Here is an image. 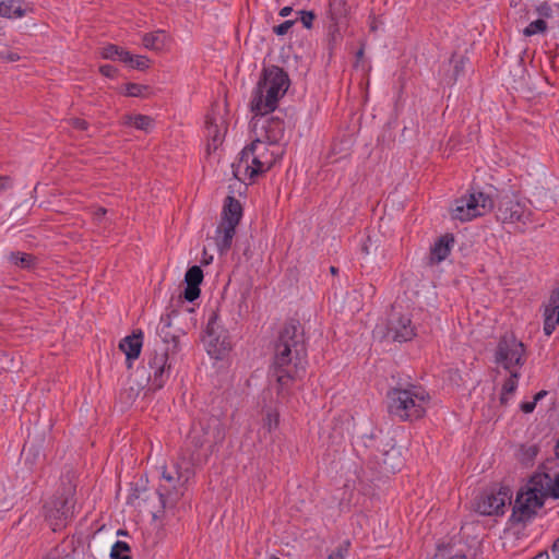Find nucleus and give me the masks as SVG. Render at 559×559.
Returning a JSON list of instances; mask_svg holds the SVG:
<instances>
[{"label": "nucleus", "instance_id": "1", "mask_svg": "<svg viewBox=\"0 0 559 559\" xmlns=\"http://www.w3.org/2000/svg\"><path fill=\"white\" fill-rule=\"evenodd\" d=\"M306 365L307 346L304 328L299 321L290 320L280 331L270 369L271 377L275 379L278 401L289 397L290 389L305 372Z\"/></svg>", "mask_w": 559, "mask_h": 559}, {"label": "nucleus", "instance_id": "2", "mask_svg": "<svg viewBox=\"0 0 559 559\" xmlns=\"http://www.w3.org/2000/svg\"><path fill=\"white\" fill-rule=\"evenodd\" d=\"M288 74L277 66L264 68L251 100V111L264 116L277 107L289 87Z\"/></svg>", "mask_w": 559, "mask_h": 559}, {"label": "nucleus", "instance_id": "3", "mask_svg": "<svg viewBox=\"0 0 559 559\" xmlns=\"http://www.w3.org/2000/svg\"><path fill=\"white\" fill-rule=\"evenodd\" d=\"M269 143L262 139H257L247 145L240 153L239 160L233 164L234 176L240 178V174L250 180H254L258 176L266 173L276 163L278 154L270 150Z\"/></svg>", "mask_w": 559, "mask_h": 559}, {"label": "nucleus", "instance_id": "4", "mask_svg": "<svg viewBox=\"0 0 559 559\" xmlns=\"http://www.w3.org/2000/svg\"><path fill=\"white\" fill-rule=\"evenodd\" d=\"M390 415L401 420H416L425 415L426 395L415 385L393 388L388 394Z\"/></svg>", "mask_w": 559, "mask_h": 559}, {"label": "nucleus", "instance_id": "5", "mask_svg": "<svg viewBox=\"0 0 559 559\" xmlns=\"http://www.w3.org/2000/svg\"><path fill=\"white\" fill-rule=\"evenodd\" d=\"M225 436V426L218 417L203 416L192 424L188 442L194 451H203L206 460L224 442Z\"/></svg>", "mask_w": 559, "mask_h": 559}, {"label": "nucleus", "instance_id": "6", "mask_svg": "<svg viewBox=\"0 0 559 559\" xmlns=\"http://www.w3.org/2000/svg\"><path fill=\"white\" fill-rule=\"evenodd\" d=\"M74 487L69 485L57 493L44 506L45 519L53 532L64 528L73 516Z\"/></svg>", "mask_w": 559, "mask_h": 559}, {"label": "nucleus", "instance_id": "7", "mask_svg": "<svg viewBox=\"0 0 559 559\" xmlns=\"http://www.w3.org/2000/svg\"><path fill=\"white\" fill-rule=\"evenodd\" d=\"M192 475L193 471L173 472L163 466L162 479L165 484H160L157 489L162 510L175 507L183 496L186 484Z\"/></svg>", "mask_w": 559, "mask_h": 559}, {"label": "nucleus", "instance_id": "8", "mask_svg": "<svg viewBox=\"0 0 559 559\" xmlns=\"http://www.w3.org/2000/svg\"><path fill=\"white\" fill-rule=\"evenodd\" d=\"M203 343L206 346L207 353L216 359L222 358L231 348L228 331L218 323L216 311H212L209 318Z\"/></svg>", "mask_w": 559, "mask_h": 559}, {"label": "nucleus", "instance_id": "9", "mask_svg": "<svg viewBox=\"0 0 559 559\" xmlns=\"http://www.w3.org/2000/svg\"><path fill=\"white\" fill-rule=\"evenodd\" d=\"M524 344L516 340L514 335H503L500 337L496 352L495 361L501 365L506 370H515L514 367H522L524 359Z\"/></svg>", "mask_w": 559, "mask_h": 559}, {"label": "nucleus", "instance_id": "10", "mask_svg": "<svg viewBox=\"0 0 559 559\" xmlns=\"http://www.w3.org/2000/svg\"><path fill=\"white\" fill-rule=\"evenodd\" d=\"M512 498L511 489L501 486L499 489L490 488L484 490L476 501V510L483 515L503 514L507 502Z\"/></svg>", "mask_w": 559, "mask_h": 559}, {"label": "nucleus", "instance_id": "11", "mask_svg": "<svg viewBox=\"0 0 559 559\" xmlns=\"http://www.w3.org/2000/svg\"><path fill=\"white\" fill-rule=\"evenodd\" d=\"M169 346H159L148 357L147 365L151 369L148 380L155 389L164 386L170 376L171 362L169 361L171 352Z\"/></svg>", "mask_w": 559, "mask_h": 559}, {"label": "nucleus", "instance_id": "12", "mask_svg": "<svg viewBox=\"0 0 559 559\" xmlns=\"http://www.w3.org/2000/svg\"><path fill=\"white\" fill-rule=\"evenodd\" d=\"M543 506L542 498L530 489L526 492H520L516 496L510 521L513 524L526 523L536 515L537 510Z\"/></svg>", "mask_w": 559, "mask_h": 559}, {"label": "nucleus", "instance_id": "13", "mask_svg": "<svg viewBox=\"0 0 559 559\" xmlns=\"http://www.w3.org/2000/svg\"><path fill=\"white\" fill-rule=\"evenodd\" d=\"M528 488L545 502L546 498L559 499V472L552 477L548 473H535L530 479Z\"/></svg>", "mask_w": 559, "mask_h": 559}, {"label": "nucleus", "instance_id": "14", "mask_svg": "<svg viewBox=\"0 0 559 559\" xmlns=\"http://www.w3.org/2000/svg\"><path fill=\"white\" fill-rule=\"evenodd\" d=\"M531 211L520 201L503 197L498 204V217L503 223H523L526 224L531 217Z\"/></svg>", "mask_w": 559, "mask_h": 559}, {"label": "nucleus", "instance_id": "15", "mask_svg": "<svg viewBox=\"0 0 559 559\" xmlns=\"http://www.w3.org/2000/svg\"><path fill=\"white\" fill-rule=\"evenodd\" d=\"M415 335V329L408 317L400 316L390 320L386 336L392 341L400 343L407 342Z\"/></svg>", "mask_w": 559, "mask_h": 559}, {"label": "nucleus", "instance_id": "16", "mask_svg": "<svg viewBox=\"0 0 559 559\" xmlns=\"http://www.w3.org/2000/svg\"><path fill=\"white\" fill-rule=\"evenodd\" d=\"M203 271L201 266L193 265L188 269L185 275L186 288L183 290V298L187 301H194L200 297L201 289L200 285L203 282Z\"/></svg>", "mask_w": 559, "mask_h": 559}, {"label": "nucleus", "instance_id": "17", "mask_svg": "<svg viewBox=\"0 0 559 559\" xmlns=\"http://www.w3.org/2000/svg\"><path fill=\"white\" fill-rule=\"evenodd\" d=\"M206 131H207V151L209 153L213 150H217V147L223 143L226 127L225 121L221 119V126L217 122V117L214 115L206 116Z\"/></svg>", "mask_w": 559, "mask_h": 559}, {"label": "nucleus", "instance_id": "18", "mask_svg": "<svg viewBox=\"0 0 559 559\" xmlns=\"http://www.w3.org/2000/svg\"><path fill=\"white\" fill-rule=\"evenodd\" d=\"M143 333L141 330L126 336L119 343V348L126 354L128 367L132 365V360L139 358L142 348Z\"/></svg>", "mask_w": 559, "mask_h": 559}, {"label": "nucleus", "instance_id": "19", "mask_svg": "<svg viewBox=\"0 0 559 559\" xmlns=\"http://www.w3.org/2000/svg\"><path fill=\"white\" fill-rule=\"evenodd\" d=\"M242 216V206L240 202L234 197H227L219 224L236 226L239 224Z\"/></svg>", "mask_w": 559, "mask_h": 559}, {"label": "nucleus", "instance_id": "20", "mask_svg": "<svg viewBox=\"0 0 559 559\" xmlns=\"http://www.w3.org/2000/svg\"><path fill=\"white\" fill-rule=\"evenodd\" d=\"M264 141L269 144H278L285 134V123L281 118L271 117L263 126Z\"/></svg>", "mask_w": 559, "mask_h": 559}, {"label": "nucleus", "instance_id": "21", "mask_svg": "<svg viewBox=\"0 0 559 559\" xmlns=\"http://www.w3.org/2000/svg\"><path fill=\"white\" fill-rule=\"evenodd\" d=\"M468 202L466 203L467 209L479 212V216L491 211L495 206L492 197L481 191L469 193Z\"/></svg>", "mask_w": 559, "mask_h": 559}, {"label": "nucleus", "instance_id": "22", "mask_svg": "<svg viewBox=\"0 0 559 559\" xmlns=\"http://www.w3.org/2000/svg\"><path fill=\"white\" fill-rule=\"evenodd\" d=\"M236 226L219 224L216 229L215 242L221 254H225L231 247Z\"/></svg>", "mask_w": 559, "mask_h": 559}, {"label": "nucleus", "instance_id": "23", "mask_svg": "<svg viewBox=\"0 0 559 559\" xmlns=\"http://www.w3.org/2000/svg\"><path fill=\"white\" fill-rule=\"evenodd\" d=\"M27 11L31 9L23 0H0V16L2 17H22Z\"/></svg>", "mask_w": 559, "mask_h": 559}, {"label": "nucleus", "instance_id": "24", "mask_svg": "<svg viewBox=\"0 0 559 559\" xmlns=\"http://www.w3.org/2000/svg\"><path fill=\"white\" fill-rule=\"evenodd\" d=\"M454 242L453 235L447 234L438 239L430 252V259L435 263L443 261L451 251V245Z\"/></svg>", "mask_w": 559, "mask_h": 559}, {"label": "nucleus", "instance_id": "25", "mask_svg": "<svg viewBox=\"0 0 559 559\" xmlns=\"http://www.w3.org/2000/svg\"><path fill=\"white\" fill-rule=\"evenodd\" d=\"M349 8L345 0H330L329 1V19L331 24H341L345 21Z\"/></svg>", "mask_w": 559, "mask_h": 559}, {"label": "nucleus", "instance_id": "26", "mask_svg": "<svg viewBox=\"0 0 559 559\" xmlns=\"http://www.w3.org/2000/svg\"><path fill=\"white\" fill-rule=\"evenodd\" d=\"M170 322L163 324V326L158 330V336L162 340L160 346H169L171 355H176L180 352V335L174 334L169 331Z\"/></svg>", "mask_w": 559, "mask_h": 559}, {"label": "nucleus", "instance_id": "27", "mask_svg": "<svg viewBox=\"0 0 559 559\" xmlns=\"http://www.w3.org/2000/svg\"><path fill=\"white\" fill-rule=\"evenodd\" d=\"M466 203H469L468 197H463L455 201L454 207L452 209V218L466 222L479 216V212L468 210Z\"/></svg>", "mask_w": 559, "mask_h": 559}, {"label": "nucleus", "instance_id": "28", "mask_svg": "<svg viewBox=\"0 0 559 559\" xmlns=\"http://www.w3.org/2000/svg\"><path fill=\"white\" fill-rule=\"evenodd\" d=\"M100 57L109 60H120L122 62L132 61L131 53L117 45H107L100 49Z\"/></svg>", "mask_w": 559, "mask_h": 559}, {"label": "nucleus", "instance_id": "29", "mask_svg": "<svg viewBox=\"0 0 559 559\" xmlns=\"http://www.w3.org/2000/svg\"><path fill=\"white\" fill-rule=\"evenodd\" d=\"M544 317V332L549 336L559 323V308L547 305L545 307Z\"/></svg>", "mask_w": 559, "mask_h": 559}, {"label": "nucleus", "instance_id": "30", "mask_svg": "<svg viewBox=\"0 0 559 559\" xmlns=\"http://www.w3.org/2000/svg\"><path fill=\"white\" fill-rule=\"evenodd\" d=\"M403 465V461L399 451L392 449L383 454L382 466L384 471L395 473L400 471Z\"/></svg>", "mask_w": 559, "mask_h": 559}, {"label": "nucleus", "instance_id": "31", "mask_svg": "<svg viewBox=\"0 0 559 559\" xmlns=\"http://www.w3.org/2000/svg\"><path fill=\"white\" fill-rule=\"evenodd\" d=\"M9 261L21 269L31 270L36 264V257L29 253L11 252Z\"/></svg>", "mask_w": 559, "mask_h": 559}, {"label": "nucleus", "instance_id": "32", "mask_svg": "<svg viewBox=\"0 0 559 559\" xmlns=\"http://www.w3.org/2000/svg\"><path fill=\"white\" fill-rule=\"evenodd\" d=\"M142 41L145 48L159 50L165 45V33L163 31L147 33L143 36Z\"/></svg>", "mask_w": 559, "mask_h": 559}, {"label": "nucleus", "instance_id": "33", "mask_svg": "<svg viewBox=\"0 0 559 559\" xmlns=\"http://www.w3.org/2000/svg\"><path fill=\"white\" fill-rule=\"evenodd\" d=\"M510 376L504 381L501 390V396H500V403L506 405L508 402L507 395L512 394L516 388H518V380L520 377V373L518 370H511L509 371Z\"/></svg>", "mask_w": 559, "mask_h": 559}, {"label": "nucleus", "instance_id": "34", "mask_svg": "<svg viewBox=\"0 0 559 559\" xmlns=\"http://www.w3.org/2000/svg\"><path fill=\"white\" fill-rule=\"evenodd\" d=\"M151 94V87L148 85L138 83H127L124 95L129 97H141L145 98Z\"/></svg>", "mask_w": 559, "mask_h": 559}, {"label": "nucleus", "instance_id": "35", "mask_svg": "<svg viewBox=\"0 0 559 559\" xmlns=\"http://www.w3.org/2000/svg\"><path fill=\"white\" fill-rule=\"evenodd\" d=\"M126 123L132 124L139 130L146 131L152 126V118L145 115L127 116Z\"/></svg>", "mask_w": 559, "mask_h": 559}, {"label": "nucleus", "instance_id": "36", "mask_svg": "<svg viewBox=\"0 0 559 559\" xmlns=\"http://www.w3.org/2000/svg\"><path fill=\"white\" fill-rule=\"evenodd\" d=\"M130 546L126 542L118 540L114 544L110 552L111 559H131Z\"/></svg>", "mask_w": 559, "mask_h": 559}, {"label": "nucleus", "instance_id": "37", "mask_svg": "<svg viewBox=\"0 0 559 559\" xmlns=\"http://www.w3.org/2000/svg\"><path fill=\"white\" fill-rule=\"evenodd\" d=\"M547 29L546 21L538 19L536 21L531 22L523 31V34L527 37L536 35L538 33H544Z\"/></svg>", "mask_w": 559, "mask_h": 559}, {"label": "nucleus", "instance_id": "38", "mask_svg": "<svg viewBox=\"0 0 559 559\" xmlns=\"http://www.w3.org/2000/svg\"><path fill=\"white\" fill-rule=\"evenodd\" d=\"M450 63H453V76L449 83H454L464 71L465 58L463 56L457 58L456 53H453Z\"/></svg>", "mask_w": 559, "mask_h": 559}, {"label": "nucleus", "instance_id": "39", "mask_svg": "<svg viewBox=\"0 0 559 559\" xmlns=\"http://www.w3.org/2000/svg\"><path fill=\"white\" fill-rule=\"evenodd\" d=\"M280 424V415L276 411H267L263 418V428L271 432L277 428Z\"/></svg>", "mask_w": 559, "mask_h": 559}, {"label": "nucleus", "instance_id": "40", "mask_svg": "<svg viewBox=\"0 0 559 559\" xmlns=\"http://www.w3.org/2000/svg\"><path fill=\"white\" fill-rule=\"evenodd\" d=\"M131 59L132 61H128L127 63L130 64V67L133 69L143 71L150 66V59L147 57L131 55Z\"/></svg>", "mask_w": 559, "mask_h": 559}, {"label": "nucleus", "instance_id": "41", "mask_svg": "<svg viewBox=\"0 0 559 559\" xmlns=\"http://www.w3.org/2000/svg\"><path fill=\"white\" fill-rule=\"evenodd\" d=\"M299 14H300V22L302 23V25L307 28V29H310L312 28L313 26V21L316 19V14L313 11H299Z\"/></svg>", "mask_w": 559, "mask_h": 559}, {"label": "nucleus", "instance_id": "42", "mask_svg": "<svg viewBox=\"0 0 559 559\" xmlns=\"http://www.w3.org/2000/svg\"><path fill=\"white\" fill-rule=\"evenodd\" d=\"M295 23H296L295 20H287V21L283 22L282 24L274 26L273 32L278 36L286 35Z\"/></svg>", "mask_w": 559, "mask_h": 559}, {"label": "nucleus", "instance_id": "43", "mask_svg": "<svg viewBox=\"0 0 559 559\" xmlns=\"http://www.w3.org/2000/svg\"><path fill=\"white\" fill-rule=\"evenodd\" d=\"M69 124L74 129L85 131L88 129V122L81 118H71L68 120Z\"/></svg>", "mask_w": 559, "mask_h": 559}, {"label": "nucleus", "instance_id": "44", "mask_svg": "<svg viewBox=\"0 0 559 559\" xmlns=\"http://www.w3.org/2000/svg\"><path fill=\"white\" fill-rule=\"evenodd\" d=\"M170 471L173 472H185V471H192L190 463L186 461L185 459L176 461Z\"/></svg>", "mask_w": 559, "mask_h": 559}, {"label": "nucleus", "instance_id": "45", "mask_svg": "<svg viewBox=\"0 0 559 559\" xmlns=\"http://www.w3.org/2000/svg\"><path fill=\"white\" fill-rule=\"evenodd\" d=\"M329 35H330V43L336 44L337 40L341 38L340 25L331 24L329 27Z\"/></svg>", "mask_w": 559, "mask_h": 559}, {"label": "nucleus", "instance_id": "46", "mask_svg": "<svg viewBox=\"0 0 559 559\" xmlns=\"http://www.w3.org/2000/svg\"><path fill=\"white\" fill-rule=\"evenodd\" d=\"M99 72L106 76V78H115L118 73V70L110 66V64H104L99 67Z\"/></svg>", "mask_w": 559, "mask_h": 559}, {"label": "nucleus", "instance_id": "47", "mask_svg": "<svg viewBox=\"0 0 559 559\" xmlns=\"http://www.w3.org/2000/svg\"><path fill=\"white\" fill-rule=\"evenodd\" d=\"M548 305L559 308V290L558 289H554L551 292Z\"/></svg>", "mask_w": 559, "mask_h": 559}, {"label": "nucleus", "instance_id": "48", "mask_svg": "<svg viewBox=\"0 0 559 559\" xmlns=\"http://www.w3.org/2000/svg\"><path fill=\"white\" fill-rule=\"evenodd\" d=\"M536 406V403L534 401L532 402H524L521 404V411L524 413H532Z\"/></svg>", "mask_w": 559, "mask_h": 559}, {"label": "nucleus", "instance_id": "49", "mask_svg": "<svg viewBox=\"0 0 559 559\" xmlns=\"http://www.w3.org/2000/svg\"><path fill=\"white\" fill-rule=\"evenodd\" d=\"M11 179L8 176H0V191L5 190L10 187Z\"/></svg>", "mask_w": 559, "mask_h": 559}, {"label": "nucleus", "instance_id": "50", "mask_svg": "<svg viewBox=\"0 0 559 559\" xmlns=\"http://www.w3.org/2000/svg\"><path fill=\"white\" fill-rule=\"evenodd\" d=\"M533 559H559V556L551 558L547 551L537 554Z\"/></svg>", "mask_w": 559, "mask_h": 559}, {"label": "nucleus", "instance_id": "51", "mask_svg": "<svg viewBox=\"0 0 559 559\" xmlns=\"http://www.w3.org/2000/svg\"><path fill=\"white\" fill-rule=\"evenodd\" d=\"M292 11H293L292 7H284L280 11V16H282V17L288 16L292 13Z\"/></svg>", "mask_w": 559, "mask_h": 559}, {"label": "nucleus", "instance_id": "52", "mask_svg": "<svg viewBox=\"0 0 559 559\" xmlns=\"http://www.w3.org/2000/svg\"><path fill=\"white\" fill-rule=\"evenodd\" d=\"M371 241V238L368 236L366 241L364 242L362 247H361V251L365 253V254H369L370 253V250H369V242Z\"/></svg>", "mask_w": 559, "mask_h": 559}, {"label": "nucleus", "instance_id": "53", "mask_svg": "<svg viewBox=\"0 0 559 559\" xmlns=\"http://www.w3.org/2000/svg\"><path fill=\"white\" fill-rule=\"evenodd\" d=\"M551 552H552V558H555L556 556H559V538L556 539V542L554 543Z\"/></svg>", "mask_w": 559, "mask_h": 559}, {"label": "nucleus", "instance_id": "54", "mask_svg": "<svg viewBox=\"0 0 559 559\" xmlns=\"http://www.w3.org/2000/svg\"><path fill=\"white\" fill-rule=\"evenodd\" d=\"M106 209L104 207H99L96 212H95V215L96 217H100V216H104L106 214Z\"/></svg>", "mask_w": 559, "mask_h": 559}, {"label": "nucleus", "instance_id": "55", "mask_svg": "<svg viewBox=\"0 0 559 559\" xmlns=\"http://www.w3.org/2000/svg\"><path fill=\"white\" fill-rule=\"evenodd\" d=\"M544 395H546V391H540L534 396V402L539 401Z\"/></svg>", "mask_w": 559, "mask_h": 559}, {"label": "nucleus", "instance_id": "56", "mask_svg": "<svg viewBox=\"0 0 559 559\" xmlns=\"http://www.w3.org/2000/svg\"><path fill=\"white\" fill-rule=\"evenodd\" d=\"M362 57H364V47H361V48L356 52V58H357V60H360Z\"/></svg>", "mask_w": 559, "mask_h": 559}, {"label": "nucleus", "instance_id": "57", "mask_svg": "<svg viewBox=\"0 0 559 559\" xmlns=\"http://www.w3.org/2000/svg\"><path fill=\"white\" fill-rule=\"evenodd\" d=\"M330 273H331L332 275H337V274H338V269H337L336 266H331V267H330Z\"/></svg>", "mask_w": 559, "mask_h": 559}, {"label": "nucleus", "instance_id": "58", "mask_svg": "<svg viewBox=\"0 0 559 559\" xmlns=\"http://www.w3.org/2000/svg\"><path fill=\"white\" fill-rule=\"evenodd\" d=\"M136 498L135 495H131L128 497V503H133V499Z\"/></svg>", "mask_w": 559, "mask_h": 559}, {"label": "nucleus", "instance_id": "59", "mask_svg": "<svg viewBox=\"0 0 559 559\" xmlns=\"http://www.w3.org/2000/svg\"><path fill=\"white\" fill-rule=\"evenodd\" d=\"M556 455L559 457V439L556 445Z\"/></svg>", "mask_w": 559, "mask_h": 559}, {"label": "nucleus", "instance_id": "60", "mask_svg": "<svg viewBox=\"0 0 559 559\" xmlns=\"http://www.w3.org/2000/svg\"><path fill=\"white\" fill-rule=\"evenodd\" d=\"M17 59H19V57H17V56H15V55L10 56V60H11V61H15V60H17Z\"/></svg>", "mask_w": 559, "mask_h": 559}, {"label": "nucleus", "instance_id": "61", "mask_svg": "<svg viewBox=\"0 0 559 559\" xmlns=\"http://www.w3.org/2000/svg\"><path fill=\"white\" fill-rule=\"evenodd\" d=\"M336 556H337V557H341V558L343 557V551H342V549H338V550L336 551Z\"/></svg>", "mask_w": 559, "mask_h": 559}, {"label": "nucleus", "instance_id": "62", "mask_svg": "<svg viewBox=\"0 0 559 559\" xmlns=\"http://www.w3.org/2000/svg\"><path fill=\"white\" fill-rule=\"evenodd\" d=\"M44 559H58V558H57L56 556H50V555H49V556H47V557H46V558H44Z\"/></svg>", "mask_w": 559, "mask_h": 559}, {"label": "nucleus", "instance_id": "63", "mask_svg": "<svg viewBox=\"0 0 559 559\" xmlns=\"http://www.w3.org/2000/svg\"><path fill=\"white\" fill-rule=\"evenodd\" d=\"M270 559H281V558H278V557L273 555V556L270 557Z\"/></svg>", "mask_w": 559, "mask_h": 559}, {"label": "nucleus", "instance_id": "64", "mask_svg": "<svg viewBox=\"0 0 559 559\" xmlns=\"http://www.w3.org/2000/svg\"><path fill=\"white\" fill-rule=\"evenodd\" d=\"M118 534H120V535H126L127 533H126V532H123V531H119V533H118Z\"/></svg>", "mask_w": 559, "mask_h": 559}]
</instances>
